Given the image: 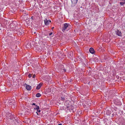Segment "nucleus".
<instances>
[{"label": "nucleus", "mask_w": 125, "mask_h": 125, "mask_svg": "<svg viewBox=\"0 0 125 125\" xmlns=\"http://www.w3.org/2000/svg\"><path fill=\"white\" fill-rule=\"evenodd\" d=\"M35 107L36 108H35V109H39V107L38 106L36 105V107Z\"/></svg>", "instance_id": "a211bd4d"}, {"label": "nucleus", "mask_w": 125, "mask_h": 125, "mask_svg": "<svg viewBox=\"0 0 125 125\" xmlns=\"http://www.w3.org/2000/svg\"><path fill=\"white\" fill-rule=\"evenodd\" d=\"M65 97L64 96H62L61 97V100L62 101H63L65 99Z\"/></svg>", "instance_id": "ddd939ff"}, {"label": "nucleus", "mask_w": 125, "mask_h": 125, "mask_svg": "<svg viewBox=\"0 0 125 125\" xmlns=\"http://www.w3.org/2000/svg\"><path fill=\"white\" fill-rule=\"evenodd\" d=\"M37 111L38 112H40V111H41L39 109H37Z\"/></svg>", "instance_id": "4be33fe9"}, {"label": "nucleus", "mask_w": 125, "mask_h": 125, "mask_svg": "<svg viewBox=\"0 0 125 125\" xmlns=\"http://www.w3.org/2000/svg\"><path fill=\"white\" fill-rule=\"evenodd\" d=\"M41 96V94L39 93H38L36 95V96L37 97H39Z\"/></svg>", "instance_id": "f8f14e48"}, {"label": "nucleus", "mask_w": 125, "mask_h": 125, "mask_svg": "<svg viewBox=\"0 0 125 125\" xmlns=\"http://www.w3.org/2000/svg\"><path fill=\"white\" fill-rule=\"evenodd\" d=\"M10 115V113H8V112H6V116H7V115Z\"/></svg>", "instance_id": "6ab92c4d"}, {"label": "nucleus", "mask_w": 125, "mask_h": 125, "mask_svg": "<svg viewBox=\"0 0 125 125\" xmlns=\"http://www.w3.org/2000/svg\"><path fill=\"white\" fill-rule=\"evenodd\" d=\"M33 34H35L36 33V32H34L33 33Z\"/></svg>", "instance_id": "c85d7f7f"}, {"label": "nucleus", "mask_w": 125, "mask_h": 125, "mask_svg": "<svg viewBox=\"0 0 125 125\" xmlns=\"http://www.w3.org/2000/svg\"><path fill=\"white\" fill-rule=\"evenodd\" d=\"M87 100L86 99V104H87L88 106V108H89V106L90 105L91 101V100L89 99L88 97Z\"/></svg>", "instance_id": "7ed1b4c3"}, {"label": "nucleus", "mask_w": 125, "mask_h": 125, "mask_svg": "<svg viewBox=\"0 0 125 125\" xmlns=\"http://www.w3.org/2000/svg\"><path fill=\"white\" fill-rule=\"evenodd\" d=\"M32 105H35V103H33L32 104Z\"/></svg>", "instance_id": "a878e982"}, {"label": "nucleus", "mask_w": 125, "mask_h": 125, "mask_svg": "<svg viewBox=\"0 0 125 125\" xmlns=\"http://www.w3.org/2000/svg\"><path fill=\"white\" fill-rule=\"evenodd\" d=\"M31 19H32V17L31 18Z\"/></svg>", "instance_id": "c756f323"}, {"label": "nucleus", "mask_w": 125, "mask_h": 125, "mask_svg": "<svg viewBox=\"0 0 125 125\" xmlns=\"http://www.w3.org/2000/svg\"><path fill=\"white\" fill-rule=\"evenodd\" d=\"M15 101L13 100H10L8 102V105L10 106H11L12 105H13L15 104Z\"/></svg>", "instance_id": "f257e3e1"}, {"label": "nucleus", "mask_w": 125, "mask_h": 125, "mask_svg": "<svg viewBox=\"0 0 125 125\" xmlns=\"http://www.w3.org/2000/svg\"><path fill=\"white\" fill-rule=\"evenodd\" d=\"M63 70L64 72H65L66 71V69H63Z\"/></svg>", "instance_id": "393cba45"}, {"label": "nucleus", "mask_w": 125, "mask_h": 125, "mask_svg": "<svg viewBox=\"0 0 125 125\" xmlns=\"http://www.w3.org/2000/svg\"><path fill=\"white\" fill-rule=\"evenodd\" d=\"M34 49L36 50V51H39L41 50L40 48L37 47V46H36L34 48Z\"/></svg>", "instance_id": "9d476101"}, {"label": "nucleus", "mask_w": 125, "mask_h": 125, "mask_svg": "<svg viewBox=\"0 0 125 125\" xmlns=\"http://www.w3.org/2000/svg\"><path fill=\"white\" fill-rule=\"evenodd\" d=\"M52 34V32H50L49 34V35H50Z\"/></svg>", "instance_id": "b1692460"}, {"label": "nucleus", "mask_w": 125, "mask_h": 125, "mask_svg": "<svg viewBox=\"0 0 125 125\" xmlns=\"http://www.w3.org/2000/svg\"><path fill=\"white\" fill-rule=\"evenodd\" d=\"M58 125H62L61 124H60Z\"/></svg>", "instance_id": "cd10ccee"}, {"label": "nucleus", "mask_w": 125, "mask_h": 125, "mask_svg": "<svg viewBox=\"0 0 125 125\" xmlns=\"http://www.w3.org/2000/svg\"><path fill=\"white\" fill-rule=\"evenodd\" d=\"M72 5V6H74L77 3L78 0H71Z\"/></svg>", "instance_id": "423d86ee"}, {"label": "nucleus", "mask_w": 125, "mask_h": 125, "mask_svg": "<svg viewBox=\"0 0 125 125\" xmlns=\"http://www.w3.org/2000/svg\"><path fill=\"white\" fill-rule=\"evenodd\" d=\"M42 85V84L41 83H40L36 87V89L38 90L41 87Z\"/></svg>", "instance_id": "9b49d317"}, {"label": "nucleus", "mask_w": 125, "mask_h": 125, "mask_svg": "<svg viewBox=\"0 0 125 125\" xmlns=\"http://www.w3.org/2000/svg\"><path fill=\"white\" fill-rule=\"evenodd\" d=\"M35 74H34V75H33L32 77L33 78H35Z\"/></svg>", "instance_id": "5701e85b"}, {"label": "nucleus", "mask_w": 125, "mask_h": 125, "mask_svg": "<svg viewBox=\"0 0 125 125\" xmlns=\"http://www.w3.org/2000/svg\"><path fill=\"white\" fill-rule=\"evenodd\" d=\"M124 3H125V2H120V4L121 5H123Z\"/></svg>", "instance_id": "f3484780"}, {"label": "nucleus", "mask_w": 125, "mask_h": 125, "mask_svg": "<svg viewBox=\"0 0 125 125\" xmlns=\"http://www.w3.org/2000/svg\"><path fill=\"white\" fill-rule=\"evenodd\" d=\"M44 22L45 25H48L51 22V21L49 20H48L46 19L44 20Z\"/></svg>", "instance_id": "39448f33"}, {"label": "nucleus", "mask_w": 125, "mask_h": 125, "mask_svg": "<svg viewBox=\"0 0 125 125\" xmlns=\"http://www.w3.org/2000/svg\"><path fill=\"white\" fill-rule=\"evenodd\" d=\"M15 104V103L13 105H12L11 106H10V107H11V108H15V107H16V104Z\"/></svg>", "instance_id": "4468645a"}, {"label": "nucleus", "mask_w": 125, "mask_h": 125, "mask_svg": "<svg viewBox=\"0 0 125 125\" xmlns=\"http://www.w3.org/2000/svg\"><path fill=\"white\" fill-rule=\"evenodd\" d=\"M89 51L90 53L92 54H94L95 52V51L94 50V49L92 47H91L90 48L89 50Z\"/></svg>", "instance_id": "0eeeda50"}, {"label": "nucleus", "mask_w": 125, "mask_h": 125, "mask_svg": "<svg viewBox=\"0 0 125 125\" xmlns=\"http://www.w3.org/2000/svg\"><path fill=\"white\" fill-rule=\"evenodd\" d=\"M32 75L31 74H29L28 75V77L29 78H30Z\"/></svg>", "instance_id": "aec40b11"}, {"label": "nucleus", "mask_w": 125, "mask_h": 125, "mask_svg": "<svg viewBox=\"0 0 125 125\" xmlns=\"http://www.w3.org/2000/svg\"><path fill=\"white\" fill-rule=\"evenodd\" d=\"M18 34L19 35L22 34L24 33V31L21 30L20 29L18 30Z\"/></svg>", "instance_id": "6e6552de"}, {"label": "nucleus", "mask_w": 125, "mask_h": 125, "mask_svg": "<svg viewBox=\"0 0 125 125\" xmlns=\"http://www.w3.org/2000/svg\"><path fill=\"white\" fill-rule=\"evenodd\" d=\"M77 113L79 115L81 114V113L80 112H77Z\"/></svg>", "instance_id": "412c9836"}, {"label": "nucleus", "mask_w": 125, "mask_h": 125, "mask_svg": "<svg viewBox=\"0 0 125 125\" xmlns=\"http://www.w3.org/2000/svg\"><path fill=\"white\" fill-rule=\"evenodd\" d=\"M26 85V89L28 90H30L31 89V87L29 85H28L27 84H25Z\"/></svg>", "instance_id": "1a4fd4ad"}, {"label": "nucleus", "mask_w": 125, "mask_h": 125, "mask_svg": "<svg viewBox=\"0 0 125 125\" xmlns=\"http://www.w3.org/2000/svg\"><path fill=\"white\" fill-rule=\"evenodd\" d=\"M89 83H88V84H89Z\"/></svg>", "instance_id": "7c9ffc66"}, {"label": "nucleus", "mask_w": 125, "mask_h": 125, "mask_svg": "<svg viewBox=\"0 0 125 125\" xmlns=\"http://www.w3.org/2000/svg\"><path fill=\"white\" fill-rule=\"evenodd\" d=\"M94 60L96 62H98V60L97 58L95 57L94 59Z\"/></svg>", "instance_id": "dca6fc26"}, {"label": "nucleus", "mask_w": 125, "mask_h": 125, "mask_svg": "<svg viewBox=\"0 0 125 125\" xmlns=\"http://www.w3.org/2000/svg\"><path fill=\"white\" fill-rule=\"evenodd\" d=\"M68 24L67 23H65L64 24V26L62 27V31H64L65 30L67 27H68Z\"/></svg>", "instance_id": "20e7f679"}, {"label": "nucleus", "mask_w": 125, "mask_h": 125, "mask_svg": "<svg viewBox=\"0 0 125 125\" xmlns=\"http://www.w3.org/2000/svg\"><path fill=\"white\" fill-rule=\"evenodd\" d=\"M116 34L118 36H121L122 33L120 31H119L118 29H116L115 31Z\"/></svg>", "instance_id": "f03ea898"}, {"label": "nucleus", "mask_w": 125, "mask_h": 125, "mask_svg": "<svg viewBox=\"0 0 125 125\" xmlns=\"http://www.w3.org/2000/svg\"><path fill=\"white\" fill-rule=\"evenodd\" d=\"M30 43H28L26 45V47H27V48H30L31 47L30 46Z\"/></svg>", "instance_id": "2eb2a0df"}, {"label": "nucleus", "mask_w": 125, "mask_h": 125, "mask_svg": "<svg viewBox=\"0 0 125 125\" xmlns=\"http://www.w3.org/2000/svg\"><path fill=\"white\" fill-rule=\"evenodd\" d=\"M37 114L38 115V113H37Z\"/></svg>", "instance_id": "2f4dec72"}, {"label": "nucleus", "mask_w": 125, "mask_h": 125, "mask_svg": "<svg viewBox=\"0 0 125 125\" xmlns=\"http://www.w3.org/2000/svg\"><path fill=\"white\" fill-rule=\"evenodd\" d=\"M54 27H53L52 28V29H54Z\"/></svg>", "instance_id": "bb28decb"}]
</instances>
